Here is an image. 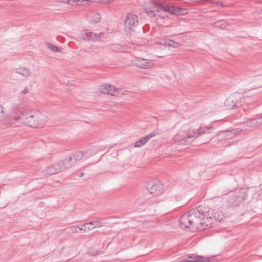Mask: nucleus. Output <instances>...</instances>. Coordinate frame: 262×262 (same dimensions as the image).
Returning <instances> with one entry per match:
<instances>
[{
  "mask_svg": "<svg viewBox=\"0 0 262 262\" xmlns=\"http://www.w3.org/2000/svg\"><path fill=\"white\" fill-rule=\"evenodd\" d=\"M83 39L93 40L94 41H96L99 39V35L95 33L90 32L88 30L86 31V35L85 36L83 37Z\"/></svg>",
  "mask_w": 262,
  "mask_h": 262,
  "instance_id": "nucleus-17",
  "label": "nucleus"
},
{
  "mask_svg": "<svg viewBox=\"0 0 262 262\" xmlns=\"http://www.w3.org/2000/svg\"><path fill=\"white\" fill-rule=\"evenodd\" d=\"M138 19L136 15L133 13L128 14L124 21V25L126 29L132 30L138 25Z\"/></svg>",
  "mask_w": 262,
  "mask_h": 262,
  "instance_id": "nucleus-6",
  "label": "nucleus"
},
{
  "mask_svg": "<svg viewBox=\"0 0 262 262\" xmlns=\"http://www.w3.org/2000/svg\"><path fill=\"white\" fill-rule=\"evenodd\" d=\"M241 97V94L236 92L227 98L225 104L228 108H233L236 106H242L243 100H242Z\"/></svg>",
  "mask_w": 262,
  "mask_h": 262,
  "instance_id": "nucleus-5",
  "label": "nucleus"
},
{
  "mask_svg": "<svg viewBox=\"0 0 262 262\" xmlns=\"http://www.w3.org/2000/svg\"><path fill=\"white\" fill-rule=\"evenodd\" d=\"M206 214V216L203 217L201 219V222L202 223L200 224V229L199 230H204L206 228H211L213 225H214L215 223L213 220L212 216H209L210 213L209 211L207 213H205Z\"/></svg>",
  "mask_w": 262,
  "mask_h": 262,
  "instance_id": "nucleus-8",
  "label": "nucleus"
},
{
  "mask_svg": "<svg viewBox=\"0 0 262 262\" xmlns=\"http://www.w3.org/2000/svg\"><path fill=\"white\" fill-rule=\"evenodd\" d=\"M80 231H83L84 233H87L90 231L93 230V228L91 227V225L83 226V224H82L81 227H80Z\"/></svg>",
  "mask_w": 262,
  "mask_h": 262,
  "instance_id": "nucleus-25",
  "label": "nucleus"
},
{
  "mask_svg": "<svg viewBox=\"0 0 262 262\" xmlns=\"http://www.w3.org/2000/svg\"><path fill=\"white\" fill-rule=\"evenodd\" d=\"M235 195L233 196L230 199V201H233L235 202V204L237 205L239 202L243 201L245 200V198L243 196L239 195V191H236L235 192Z\"/></svg>",
  "mask_w": 262,
  "mask_h": 262,
  "instance_id": "nucleus-20",
  "label": "nucleus"
},
{
  "mask_svg": "<svg viewBox=\"0 0 262 262\" xmlns=\"http://www.w3.org/2000/svg\"><path fill=\"white\" fill-rule=\"evenodd\" d=\"M158 134L157 130H154L152 133L147 135L146 136L142 138L138 141H136L134 144V147L139 148L145 144L150 138L155 137Z\"/></svg>",
  "mask_w": 262,
  "mask_h": 262,
  "instance_id": "nucleus-12",
  "label": "nucleus"
},
{
  "mask_svg": "<svg viewBox=\"0 0 262 262\" xmlns=\"http://www.w3.org/2000/svg\"><path fill=\"white\" fill-rule=\"evenodd\" d=\"M134 65L140 68L148 69L153 66V62L150 60L138 58L135 61Z\"/></svg>",
  "mask_w": 262,
  "mask_h": 262,
  "instance_id": "nucleus-11",
  "label": "nucleus"
},
{
  "mask_svg": "<svg viewBox=\"0 0 262 262\" xmlns=\"http://www.w3.org/2000/svg\"><path fill=\"white\" fill-rule=\"evenodd\" d=\"M109 93L108 95L112 96H116L117 89L114 85H110V89H109Z\"/></svg>",
  "mask_w": 262,
  "mask_h": 262,
  "instance_id": "nucleus-28",
  "label": "nucleus"
},
{
  "mask_svg": "<svg viewBox=\"0 0 262 262\" xmlns=\"http://www.w3.org/2000/svg\"><path fill=\"white\" fill-rule=\"evenodd\" d=\"M91 225V227L93 228V230L96 228L101 227L102 226V223L99 221H93L90 222L88 223H86L83 224V226H87Z\"/></svg>",
  "mask_w": 262,
  "mask_h": 262,
  "instance_id": "nucleus-22",
  "label": "nucleus"
},
{
  "mask_svg": "<svg viewBox=\"0 0 262 262\" xmlns=\"http://www.w3.org/2000/svg\"><path fill=\"white\" fill-rule=\"evenodd\" d=\"M211 216L215 223L222 221L224 218V214L222 211H215Z\"/></svg>",
  "mask_w": 262,
  "mask_h": 262,
  "instance_id": "nucleus-18",
  "label": "nucleus"
},
{
  "mask_svg": "<svg viewBox=\"0 0 262 262\" xmlns=\"http://www.w3.org/2000/svg\"><path fill=\"white\" fill-rule=\"evenodd\" d=\"M28 93V89L27 87H26L23 91L21 92V94H26Z\"/></svg>",
  "mask_w": 262,
  "mask_h": 262,
  "instance_id": "nucleus-31",
  "label": "nucleus"
},
{
  "mask_svg": "<svg viewBox=\"0 0 262 262\" xmlns=\"http://www.w3.org/2000/svg\"><path fill=\"white\" fill-rule=\"evenodd\" d=\"M208 212V208L204 206H199L198 207L192 209L188 212L191 222L193 227L197 229H200L201 219L206 215L205 213Z\"/></svg>",
  "mask_w": 262,
  "mask_h": 262,
  "instance_id": "nucleus-3",
  "label": "nucleus"
},
{
  "mask_svg": "<svg viewBox=\"0 0 262 262\" xmlns=\"http://www.w3.org/2000/svg\"><path fill=\"white\" fill-rule=\"evenodd\" d=\"M83 176V173H81L80 175L79 176L80 177H81Z\"/></svg>",
  "mask_w": 262,
  "mask_h": 262,
  "instance_id": "nucleus-33",
  "label": "nucleus"
},
{
  "mask_svg": "<svg viewBox=\"0 0 262 262\" xmlns=\"http://www.w3.org/2000/svg\"><path fill=\"white\" fill-rule=\"evenodd\" d=\"M110 84L105 83L102 84L99 87V91L101 93L105 94H108L109 93V89H110Z\"/></svg>",
  "mask_w": 262,
  "mask_h": 262,
  "instance_id": "nucleus-23",
  "label": "nucleus"
},
{
  "mask_svg": "<svg viewBox=\"0 0 262 262\" xmlns=\"http://www.w3.org/2000/svg\"><path fill=\"white\" fill-rule=\"evenodd\" d=\"M19 111L20 114L14 117L19 124L32 127H42L47 122V116L39 111H26L15 108L14 112Z\"/></svg>",
  "mask_w": 262,
  "mask_h": 262,
  "instance_id": "nucleus-1",
  "label": "nucleus"
},
{
  "mask_svg": "<svg viewBox=\"0 0 262 262\" xmlns=\"http://www.w3.org/2000/svg\"><path fill=\"white\" fill-rule=\"evenodd\" d=\"M206 130L203 128H200L198 129V135H196V131L194 130L192 133L189 134H182L179 133L174 137V141L178 144L186 145L189 144L198 136L204 134Z\"/></svg>",
  "mask_w": 262,
  "mask_h": 262,
  "instance_id": "nucleus-4",
  "label": "nucleus"
},
{
  "mask_svg": "<svg viewBox=\"0 0 262 262\" xmlns=\"http://www.w3.org/2000/svg\"><path fill=\"white\" fill-rule=\"evenodd\" d=\"M4 107L0 105V120L4 119L6 117Z\"/></svg>",
  "mask_w": 262,
  "mask_h": 262,
  "instance_id": "nucleus-29",
  "label": "nucleus"
},
{
  "mask_svg": "<svg viewBox=\"0 0 262 262\" xmlns=\"http://www.w3.org/2000/svg\"><path fill=\"white\" fill-rule=\"evenodd\" d=\"M173 207L176 208H179L180 207V205H173Z\"/></svg>",
  "mask_w": 262,
  "mask_h": 262,
  "instance_id": "nucleus-32",
  "label": "nucleus"
},
{
  "mask_svg": "<svg viewBox=\"0 0 262 262\" xmlns=\"http://www.w3.org/2000/svg\"><path fill=\"white\" fill-rule=\"evenodd\" d=\"M62 171L60 165L57 163L47 168L44 172L47 175H53Z\"/></svg>",
  "mask_w": 262,
  "mask_h": 262,
  "instance_id": "nucleus-13",
  "label": "nucleus"
},
{
  "mask_svg": "<svg viewBox=\"0 0 262 262\" xmlns=\"http://www.w3.org/2000/svg\"><path fill=\"white\" fill-rule=\"evenodd\" d=\"M80 227L77 226H73L68 227L64 229L66 232L68 233H79L80 232Z\"/></svg>",
  "mask_w": 262,
  "mask_h": 262,
  "instance_id": "nucleus-21",
  "label": "nucleus"
},
{
  "mask_svg": "<svg viewBox=\"0 0 262 262\" xmlns=\"http://www.w3.org/2000/svg\"><path fill=\"white\" fill-rule=\"evenodd\" d=\"M72 162V158L69 157L64 159L63 161L59 162L58 164L60 165L61 170H64L67 168L71 167L74 164Z\"/></svg>",
  "mask_w": 262,
  "mask_h": 262,
  "instance_id": "nucleus-15",
  "label": "nucleus"
},
{
  "mask_svg": "<svg viewBox=\"0 0 262 262\" xmlns=\"http://www.w3.org/2000/svg\"><path fill=\"white\" fill-rule=\"evenodd\" d=\"M247 125L250 127H258L262 125V117L248 120L246 122Z\"/></svg>",
  "mask_w": 262,
  "mask_h": 262,
  "instance_id": "nucleus-14",
  "label": "nucleus"
},
{
  "mask_svg": "<svg viewBox=\"0 0 262 262\" xmlns=\"http://www.w3.org/2000/svg\"><path fill=\"white\" fill-rule=\"evenodd\" d=\"M189 258H185V259H182L180 260H179L178 262H208L209 260H203V257L202 256H194V257L193 256H189Z\"/></svg>",
  "mask_w": 262,
  "mask_h": 262,
  "instance_id": "nucleus-16",
  "label": "nucleus"
},
{
  "mask_svg": "<svg viewBox=\"0 0 262 262\" xmlns=\"http://www.w3.org/2000/svg\"><path fill=\"white\" fill-rule=\"evenodd\" d=\"M96 152L97 151H95L94 153L91 151H76L72 155V157H70L72 158V163L75 164L77 162L80 160L83 157L88 158Z\"/></svg>",
  "mask_w": 262,
  "mask_h": 262,
  "instance_id": "nucleus-10",
  "label": "nucleus"
},
{
  "mask_svg": "<svg viewBox=\"0 0 262 262\" xmlns=\"http://www.w3.org/2000/svg\"><path fill=\"white\" fill-rule=\"evenodd\" d=\"M84 0H63V3H67L69 5H78V3L80 2H83Z\"/></svg>",
  "mask_w": 262,
  "mask_h": 262,
  "instance_id": "nucleus-26",
  "label": "nucleus"
},
{
  "mask_svg": "<svg viewBox=\"0 0 262 262\" xmlns=\"http://www.w3.org/2000/svg\"><path fill=\"white\" fill-rule=\"evenodd\" d=\"M145 10L148 15L151 17L157 16L161 17L162 12H168L178 15L180 12V8L172 6L163 5L161 3H152L149 8H145Z\"/></svg>",
  "mask_w": 262,
  "mask_h": 262,
  "instance_id": "nucleus-2",
  "label": "nucleus"
},
{
  "mask_svg": "<svg viewBox=\"0 0 262 262\" xmlns=\"http://www.w3.org/2000/svg\"><path fill=\"white\" fill-rule=\"evenodd\" d=\"M95 15L97 16V17H96L97 20L94 23H97L99 21L100 18V16H99V14L95 13Z\"/></svg>",
  "mask_w": 262,
  "mask_h": 262,
  "instance_id": "nucleus-30",
  "label": "nucleus"
},
{
  "mask_svg": "<svg viewBox=\"0 0 262 262\" xmlns=\"http://www.w3.org/2000/svg\"><path fill=\"white\" fill-rule=\"evenodd\" d=\"M165 46L167 47H172L174 48H177L179 47V43L175 42L174 41H173L172 40H166L164 41V42L163 43Z\"/></svg>",
  "mask_w": 262,
  "mask_h": 262,
  "instance_id": "nucleus-24",
  "label": "nucleus"
},
{
  "mask_svg": "<svg viewBox=\"0 0 262 262\" xmlns=\"http://www.w3.org/2000/svg\"><path fill=\"white\" fill-rule=\"evenodd\" d=\"M47 45L48 48L54 52H57L59 51V48L56 46H54L50 43H48Z\"/></svg>",
  "mask_w": 262,
  "mask_h": 262,
  "instance_id": "nucleus-27",
  "label": "nucleus"
},
{
  "mask_svg": "<svg viewBox=\"0 0 262 262\" xmlns=\"http://www.w3.org/2000/svg\"><path fill=\"white\" fill-rule=\"evenodd\" d=\"M180 226L183 229L187 230L189 229L190 230H193L194 227L192 225V223H190V220L188 214H183L181 216L179 220Z\"/></svg>",
  "mask_w": 262,
  "mask_h": 262,
  "instance_id": "nucleus-9",
  "label": "nucleus"
},
{
  "mask_svg": "<svg viewBox=\"0 0 262 262\" xmlns=\"http://www.w3.org/2000/svg\"><path fill=\"white\" fill-rule=\"evenodd\" d=\"M147 190L150 193L157 196L161 194L163 191V186L160 182L150 183L148 185Z\"/></svg>",
  "mask_w": 262,
  "mask_h": 262,
  "instance_id": "nucleus-7",
  "label": "nucleus"
},
{
  "mask_svg": "<svg viewBox=\"0 0 262 262\" xmlns=\"http://www.w3.org/2000/svg\"><path fill=\"white\" fill-rule=\"evenodd\" d=\"M16 73L26 77H28L31 75V71L29 69L25 68L16 70Z\"/></svg>",
  "mask_w": 262,
  "mask_h": 262,
  "instance_id": "nucleus-19",
  "label": "nucleus"
}]
</instances>
